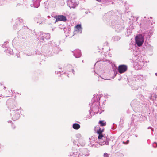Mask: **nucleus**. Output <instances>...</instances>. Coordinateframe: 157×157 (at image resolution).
Segmentation results:
<instances>
[{
	"label": "nucleus",
	"mask_w": 157,
	"mask_h": 157,
	"mask_svg": "<svg viewBox=\"0 0 157 157\" xmlns=\"http://www.w3.org/2000/svg\"><path fill=\"white\" fill-rule=\"evenodd\" d=\"M7 103L8 108L10 111V115L12 119L14 121L18 119L20 117V113L21 108L16 109L17 104L14 99H11L8 100Z\"/></svg>",
	"instance_id": "obj_1"
},
{
	"label": "nucleus",
	"mask_w": 157,
	"mask_h": 157,
	"mask_svg": "<svg viewBox=\"0 0 157 157\" xmlns=\"http://www.w3.org/2000/svg\"><path fill=\"white\" fill-rule=\"evenodd\" d=\"M13 27L14 29H21L19 32L22 31V28L24 27V29L25 30H27L28 29V27L25 25L23 20L21 18H18L16 20L15 23L13 25Z\"/></svg>",
	"instance_id": "obj_2"
},
{
	"label": "nucleus",
	"mask_w": 157,
	"mask_h": 157,
	"mask_svg": "<svg viewBox=\"0 0 157 157\" xmlns=\"http://www.w3.org/2000/svg\"><path fill=\"white\" fill-rule=\"evenodd\" d=\"M37 38L38 40L42 43L46 41V40H49L50 38V35L48 33H43L41 32L38 33L37 36Z\"/></svg>",
	"instance_id": "obj_3"
},
{
	"label": "nucleus",
	"mask_w": 157,
	"mask_h": 157,
	"mask_svg": "<svg viewBox=\"0 0 157 157\" xmlns=\"http://www.w3.org/2000/svg\"><path fill=\"white\" fill-rule=\"evenodd\" d=\"M141 105L139 101L136 99L133 100L131 103V106L134 111L139 110Z\"/></svg>",
	"instance_id": "obj_4"
},
{
	"label": "nucleus",
	"mask_w": 157,
	"mask_h": 157,
	"mask_svg": "<svg viewBox=\"0 0 157 157\" xmlns=\"http://www.w3.org/2000/svg\"><path fill=\"white\" fill-rule=\"evenodd\" d=\"M67 2L70 8L75 9L79 4L78 0H67Z\"/></svg>",
	"instance_id": "obj_5"
},
{
	"label": "nucleus",
	"mask_w": 157,
	"mask_h": 157,
	"mask_svg": "<svg viewBox=\"0 0 157 157\" xmlns=\"http://www.w3.org/2000/svg\"><path fill=\"white\" fill-rule=\"evenodd\" d=\"M136 44L138 46H140L142 45L144 40L143 36L141 34L137 36L135 38Z\"/></svg>",
	"instance_id": "obj_6"
},
{
	"label": "nucleus",
	"mask_w": 157,
	"mask_h": 157,
	"mask_svg": "<svg viewBox=\"0 0 157 157\" xmlns=\"http://www.w3.org/2000/svg\"><path fill=\"white\" fill-rule=\"evenodd\" d=\"M136 61L135 62L134 64L135 65V67H137V69H141L144 64V61L143 59L140 58L139 60H136Z\"/></svg>",
	"instance_id": "obj_7"
},
{
	"label": "nucleus",
	"mask_w": 157,
	"mask_h": 157,
	"mask_svg": "<svg viewBox=\"0 0 157 157\" xmlns=\"http://www.w3.org/2000/svg\"><path fill=\"white\" fill-rule=\"evenodd\" d=\"M99 104V102L93 100L92 101V102L90 103L89 105L90 106H91L90 107L91 109H92L95 110L98 109Z\"/></svg>",
	"instance_id": "obj_8"
},
{
	"label": "nucleus",
	"mask_w": 157,
	"mask_h": 157,
	"mask_svg": "<svg viewBox=\"0 0 157 157\" xmlns=\"http://www.w3.org/2000/svg\"><path fill=\"white\" fill-rule=\"evenodd\" d=\"M114 28L115 29V31L117 32H120L122 30L124 27V24L123 22L120 24H117L113 26Z\"/></svg>",
	"instance_id": "obj_9"
},
{
	"label": "nucleus",
	"mask_w": 157,
	"mask_h": 157,
	"mask_svg": "<svg viewBox=\"0 0 157 157\" xmlns=\"http://www.w3.org/2000/svg\"><path fill=\"white\" fill-rule=\"evenodd\" d=\"M52 51L54 53L58 54L60 51L59 46H57L55 42H53L51 43Z\"/></svg>",
	"instance_id": "obj_10"
},
{
	"label": "nucleus",
	"mask_w": 157,
	"mask_h": 157,
	"mask_svg": "<svg viewBox=\"0 0 157 157\" xmlns=\"http://www.w3.org/2000/svg\"><path fill=\"white\" fill-rule=\"evenodd\" d=\"M127 69V67L125 65H120L118 67V71L121 74L125 72Z\"/></svg>",
	"instance_id": "obj_11"
},
{
	"label": "nucleus",
	"mask_w": 157,
	"mask_h": 157,
	"mask_svg": "<svg viewBox=\"0 0 157 157\" xmlns=\"http://www.w3.org/2000/svg\"><path fill=\"white\" fill-rule=\"evenodd\" d=\"M54 18L56 19V21H61L65 22L67 20L66 17L64 15L56 16Z\"/></svg>",
	"instance_id": "obj_12"
},
{
	"label": "nucleus",
	"mask_w": 157,
	"mask_h": 157,
	"mask_svg": "<svg viewBox=\"0 0 157 157\" xmlns=\"http://www.w3.org/2000/svg\"><path fill=\"white\" fill-rule=\"evenodd\" d=\"M1 86L3 88V89H2V91L3 94V96L4 97H9V95L10 93V92L9 91H7L5 89L6 88V87L4 86L3 85H1Z\"/></svg>",
	"instance_id": "obj_13"
},
{
	"label": "nucleus",
	"mask_w": 157,
	"mask_h": 157,
	"mask_svg": "<svg viewBox=\"0 0 157 157\" xmlns=\"http://www.w3.org/2000/svg\"><path fill=\"white\" fill-rule=\"evenodd\" d=\"M73 55L76 58L80 57L81 56V52L80 50L76 49L73 52Z\"/></svg>",
	"instance_id": "obj_14"
},
{
	"label": "nucleus",
	"mask_w": 157,
	"mask_h": 157,
	"mask_svg": "<svg viewBox=\"0 0 157 157\" xmlns=\"http://www.w3.org/2000/svg\"><path fill=\"white\" fill-rule=\"evenodd\" d=\"M41 0H34L33 3L31 5V6H33L35 8L38 7L40 5V2Z\"/></svg>",
	"instance_id": "obj_15"
},
{
	"label": "nucleus",
	"mask_w": 157,
	"mask_h": 157,
	"mask_svg": "<svg viewBox=\"0 0 157 157\" xmlns=\"http://www.w3.org/2000/svg\"><path fill=\"white\" fill-rule=\"evenodd\" d=\"M82 154L85 156H87L89 155V150L86 148H84L81 150Z\"/></svg>",
	"instance_id": "obj_16"
},
{
	"label": "nucleus",
	"mask_w": 157,
	"mask_h": 157,
	"mask_svg": "<svg viewBox=\"0 0 157 157\" xmlns=\"http://www.w3.org/2000/svg\"><path fill=\"white\" fill-rule=\"evenodd\" d=\"M104 139H105V140H103V142H101V145H104L105 144L106 145H109V141L110 140V139L109 137L107 136H106L105 135L104 137Z\"/></svg>",
	"instance_id": "obj_17"
},
{
	"label": "nucleus",
	"mask_w": 157,
	"mask_h": 157,
	"mask_svg": "<svg viewBox=\"0 0 157 157\" xmlns=\"http://www.w3.org/2000/svg\"><path fill=\"white\" fill-rule=\"evenodd\" d=\"M81 155L76 151L70 153V157H81Z\"/></svg>",
	"instance_id": "obj_18"
},
{
	"label": "nucleus",
	"mask_w": 157,
	"mask_h": 157,
	"mask_svg": "<svg viewBox=\"0 0 157 157\" xmlns=\"http://www.w3.org/2000/svg\"><path fill=\"white\" fill-rule=\"evenodd\" d=\"M82 28H81V25H77L75 27V31H77L78 32H79L80 33H82Z\"/></svg>",
	"instance_id": "obj_19"
},
{
	"label": "nucleus",
	"mask_w": 157,
	"mask_h": 157,
	"mask_svg": "<svg viewBox=\"0 0 157 157\" xmlns=\"http://www.w3.org/2000/svg\"><path fill=\"white\" fill-rule=\"evenodd\" d=\"M4 52L6 53H9L10 54L13 55V50L11 49L10 48H6V49L3 50Z\"/></svg>",
	"instance_id": "obj_20"
},
{
	"label": "nucleus",
	"mask_w": 157,
	"mask_h": 157,
	"mask_svg": "<svg viewBox=\"0 0 157 157\" xmlns=\"http://www.w3.org/2000/svg\"><path fill=\"white\" fill-rule=\"evenodd\" d=\"M102 96V94H97L96 97H94L92 99V101H93V100L95 101H98L100 100V98L101 96Z\"/></svg>",
	"instance_id": "obj_21"
},
{
	"label": "nucleus",
	"mask_w": 157,
	"mask_h": 157,
	"mask_svg": "<svg viewBox=\"0 0 157 157\" xmlns=\"http://www.w3.org/2000/svg\"><path fill=\"white\" fill-rule=\"evenodd\" d=\"M80 125L77 123H74L73 125V128L76 130H78L80 128Z\"/></svg>",
	"instance_id": "obj_22"
},
{
	"label": "nucleus",
	"mask_w": 157,
	"mask_h": 157,
	"mask_svg": "<svg viewBox=\"0 0 157 157\" xmlns=\"http://www.w3.org/2000/svg\"><path fill=\"white\" fill-rule=\"evenodd\" d=\"M120 37L119 36H114L112 38V40L114 41H118L120 39Z\"/></svg>",
	"instance_id": "obj_23"
},
{
	"label": "nucleus",
	"mask_w": 157,
	"mask_h": 157,
	"mask_svg": "<svg viewBox=\"0 0 157 157\" xmlns=\"http://www.w3.org/2000/svg\"><path fill=\"white\" fill-rule=\"evenodd\" d=\"M98 139L99 141H101L102 140H103V138H104V136L102 134H98Z\"/></svg>",
	"instance_id": "obj_24"
},
{
	"label": "nucleus",
	"mask_w": 157,
	"mask_h": 157,
	"mask_svg": "<svg viewBox=\"0 0 157 157\" xmlns=\"http://www.w3.org/2000/svg\"><path fill=\"white\" fill-rule=\"evenodd\" d=\"M132 118L133 119V120L134 121H137L138 120L139 118V116H137L136 115H133Z\"/></svg>",
	"instance_id": "obj_25"
},
{
	"label": "nucleus",
	"mask_w": 157,
	"mask_h": 157,
	"mask_svg": "<svg viewBox=\"0 0 157 157\" xmlns=\"http://www.w3.org/2000/svg\"><path fill=\"white\" fill-rule=\"evenodd\" d=\"M45 19L44 18L40 17L39 20L37 22V23H39L40 24H43V23Z\"/></svg>",
	"instance_id": "obj_26"
},
{
	"label": "nucleus",
	"mask_w": 157,
	"mask_h": 157,
	"mask_svg": "<svg viewBox=\"0 0 157 157\" xmlns=\"http://www.w3.org/2000/svg\"><path fill=\"white\" fill-rule=\"evenodd\" d=\"M104 121H99V123L100 124V125L101 126H104L106 125V122H104Z\"/></svg>",
	"instance_id": "obj_27"
},
{
	"label": "nucleus",
	"mask_w": 157,
	"mask_h": 157,
	"mask_svg": "<svg viewBox=\"0 0 157 157\" xmlns=\"http://www.w3.org/2000/svg\"><path fill=\"white\" fill-rule=\"evenodd\" d=\"M8 43L7 41H6L4 42V43L2 44V47L3 48V49H4V48H6H6H8ZM3 50L4 49H3Z\"/></svg>",
	"instance_id": "obj_28"
},
{
	"label": "nucleus",
	"mask_w": 157,
	"mask_h": 157,
	"mask_svg": "<svg viewBox=\"0 0 157 157\" xmlns=\"http://www.w3.org/2000/svg\"><path fill=\"white\" fill-rule=\"evenodd\" d=\"M89 139L90 140V144H92V141H95V140L97 139V138L95 137H94V136L91 137V138H89Z\"/></svg>",
	"instance_id": "obj_29"
},
{
	"label": "nucleus",
	"mask_w": 157,
	"mask_h": 157,
	"mask_svg": "<svg viewBox=\"0 0 157 157\" xmlns=\"http://www.w3.org/2000/svg\"><path fill=\"white\" fill-rule=\"evenodd\" d=\"M104 129H101L100 128L97 131V132L98 134H102V133Z\"/></svg>",
	"instance_id": "obj_30"
},
{
	"label": "nucleus",
	"mask_w": 157,
	"mask_h": 157,
	"mask_svg": "<svg viewBox=\"0 0 157 157\" xmlns=\"http://www.w3.org/2000/svg\"><path fill=\"white\" fill-rule=\"evenodd\" d=\"M76 137L77 138L80 139L81 138L82 136L80 133H77L76 135Z\"/></svg>",
	"instance_id": "obj_31"
},
{
	"label": "nucleus",
	"mask_w": 157,
	"mask_h": 157,
	"mask_svg": "<svg viewBox=\"0 0 157 157\" xmlns=\"http://www.w3.org/2000/svg\"><path fill=\"white\" fill-rule=\"evenodd\" d=\"M62 71L61 70H60L57 71H55V73L57 74H58L59 73H60V74L61 75V73H62Z\"/></svg>",
	"instance_id": "obj_32"
},
{
	"label": "nucleus",
	"mask_w": 157,
	"mask_h": 157,
	"mask_svg": "<svg viewBox=\"0 0 157 157\" xmlns=\"http://www.w3.org/2000/svg\"><path fill=\"white\" fill-rule=\"evenodd\" d=\"M127 33H129V34L130 35L131 33H132V32L131 30L129 29V28H127Z\"/></svg>",
	"instance_id": "obj_33"
},
{
	"label": "nucleus",
	"mask_w": 157,
	"mask_h": 157,
	"mask_svg": "<svg viewBox=\"0 0 157 157\" xmlns=\"http://www.w3.org/2000/svg\"><path fill=\"white\" fill-rule=\"evenodd\" d=\"M153 146L154 148H156L157 147V144L156 142H154L153 144Z\"/></svg>",
	"instance_id": "obj_34"
},
{
	"label": "nucleus",
	"mask_w": 157,
	"mask_h": 157,
	"mask_svg": "<svg viewBox=\"0 0 157 157\" xmlns=\"http://www.w3.org/2000/svg\"><path fill=\"white\" fill-rule=\"evenodd\" d=\"M104 157H109L108 154L107 153H105L104 154Z\"/></svg>",
	"instance_id": "obj_35"
},
{
	"label": "nucleus",
	"mask_w": 157,
	"mask_h": 157,
	"mask_svg": "<svg viewBox=\"0 0 157 157\" xmlns=\"http://www.w3.org/2000/svg\"><path fill=\"white\" fill-rule=\"evenodd\" d=\"M103 140H105V139L103 138V140H101V141H99V144H100V145H101V144H101V142H103Z\"/></svg>",
	"instance_id": "obj_36"
},
{
	"label": "nucleus",
	"mask_w": 157,
	"mask_h": 157,
	"mask_svg": "<svg viewBox=\"0 0 157 157\" xmlns=\"http://www.w3.org/2000/svg\"><path fill=\"white\" fill-rule=\"evenodd\" d=\"M148 129H151L152 130V131H153L154 130L153 128H152L151 127H149L148 128Z\"/></svg>",
	"instance_id": "obj_37"
},
{
	"label": "nucleus",
	"mask_w": 157,
	"mask_h": 157,
	"mask_svg": "<svg viewBox=\"0 0 157 157\" xmlns=\"http://www.w3.org/2000/svg\"><path fill=\"white\" fill-rule=\"evenodd\" d=\"M53 55V54L52 53V52H51V53H50V54H48V56H52Z\"/></svg>",
	"instance_id": "obj_38"
},
{
	"label": "nucleus",
	"mask_w": 157,
	"mask_h": 157,
	"mask_svg": "<svg viewBox=\"0 0 157 157\" xmlns=\"http://www.w3.org/2000/svg\"><path fill=\"white\" fill-rule=\"evenodd\" d=\"M129 143V140H128L127 141V143H125L123 141V143L124 144H128Z\"/></svg>",
	"instance_id": "obj_39"
},
{
	"label": "nucleus",
	"mask_w": 157,
	"mask_h": 157,
	"mask_svg": "<svg viewBox=\"0 0 157 157\" xmlns=\"http://www.w3.org/2000/svg\"><path fill=\"white\" fill-rule=\"evenodd\" d=\"M71 71H72V72L73 73V74H74V72H75V71H74V70L73 69H72L71 70Z\"/></svg>",
	"instance_id": "obj_40"
},
{
	"label": "nucleus",
	"mask_w": 157,
	"mask_h": 157,
	"mask_svg": "<svg viewBox=\"0 0 157 157\" xmlns=\"http://www.w3.org/2000/svg\"><path fill=\"white\" fill-rule=\"evenodd\" d=\"M152 96L151 95V96L149 97L150 99H151Z\"/></svg>",
	"instance_id": "obj_41"
},
{
	"label": "nucleus",
	"mask_w": 157,
	"mask_h": 157,
	"mask_svg": "<svg viewBox=\"0 0 157 157\" xmlns=\"http://www.w3.org/2000/svg\"><path fill=\"white\" fill-rule=\"evenodd\" d=\"M96 0L99 2H101V0Z\"/></svg>",
	"instance_id": "obj_42"
},
{
	"label": "nucleus",
	"mask_w": 157,
	"mask_h": 157,
	"mask_svg": "<svg viewBox=\"0 0 157 157\" xmlns=\"http://www.w3.org/2000/svg\"><path fill=\"white\" fill-rule=\"evenodd\" d=\"M154 97H155V98H156V96L155 95V94L154 95Z\"/></svg>",
	"instance_id": "obj_43"
},
{
	"label": "nucleus",
	"mask_w": 157,
	"mask_h": 157,
	"mask_svg": "<svg viewBox=\"0 0 157 157\" xmlns=\"http://www.w3.org/2000/svg\"><path fill=\"white\" fill-rule=\"evenodd\" d=\"M108 62H109V63H112V62L110 61H108Z\"/></svg>",
	"instance_id": "obj_44"
},
{
	"label": "nucleus",
	"mask_w": 157,
	"mask_h": 157,
	"mask_svg": "<svg viewBox=\"0 0 157 157\" xmlns=\"http://www.w3.org/2000/svg\"><path fill=\"white\" fill-rule=\"evenodd\" d=\"M155 74L156 76H157V73H155Z\"/></svg>",
	"instance_id": "obj_45"
},
{
	"label": "nucleus",
	"mask_w": 157,
	"mask_h": 157,
	"mask_svg": "<svg viewBox=\"0 0 157 157\" xmlns=\"http://www.w3.org/2000/svg\"><path fill=\"white\" fill-rule=\"evenodd\" d=\"M75 142H76V141H73V143L74 144H75Z\"/></svg>",
	"instance_id": "obj_46"
},
{
	"label": "nucleus",
	"mask_w": 157,
	"mask_h": 157,
	"mask_svg": "<svg viewBox=\"0 0 157 157\" xmlns=\"http://www.w3.org/2000/svg\"><path fill=\"white\" fill-rule=\"evenodd\" d=\"M135 136H136V137H137V135H135Z\"/></svg>",
	"instance_id": "obj_47"
},
{
	"label": "nucleus",
	"mask_w": 157,
	"mask_h": 157,
	"mask_svg": "<svg viewBox=\"0 0 157 157\" xmlns=\"http://www.w3.org/2000/svg\"><path fill=\"white\" fill-rule=\"evenodd\" d=\"M48 18H50V16H48Z\"/></svg>",
	"instance_id": "obj_48"
},
{
	"label": "nucleus",
	"mask_w": 157,
	"mask_h": 157,
	"mask_svg": "<svg viewBox=\"0 0 157 157\" xmlns=\"http://www.w3.org/2000/svg\"><path fill=\"white\" fill-rule=\"evenodd\" d=\"M89 113H90L91 112H90V110H89Z\"/></svg>",
	"instance_id": "obj_49"
},
{
	"label": "nucleus",
	"mask_w": 157,
	"mask_h": 157,
	"mask_svg": "<svg viewBox=\"0 0 157 157\" xmlns=\"http://www.w3.org/2000/svg\"><path fill=\"white\" fill-rule=\"evenodd\" d=\"M16 93H16V94H19V93H17V92H16Z\"/></svg>",
	"instance_id": "obj_50"
},
{
	"label": "nucleus",
	"mask_w": 157,
	"mask_h": 157,
	"mask_svg": "<svg viewBox=\"0 0 157 157\" xmlns=\"http://www.w3.org/2000/svg\"><path fill=\"white\" fill-rule=\"evenodd\" d=\"M98 61L97 62V63H98Z\"/></svg>",
	"instance_id": "obj_51"
},
{
	"label": "nucleus",
	"mask_w": 157,
	"mask_h": 157,
	"mask_svg": "<svg viewBox=\"0 0 157 157\" xmlns=\"http://www.w3.org/2000/svg\"><path fill=\"white\" fill-rule=\"evenodd\" d=\"M15 128V127H13V128Z\"/></svg>",
	"instance_id": "obj_52"
},
{
	"label": "nucleus",
	"mask_w": 157,
	"mask_h": 157,
	"mask_svg": "<svg viewBox=\"0 0 157 157\" xmlns=\"http://www.w3.org/2000/svg\"><path fill=\"white\" fill-rule=\"evenodd\" d=\"M144 18H146V17H144Z\"/></svg>",
	"instance_id": "obj_53"
}]
</instances>
